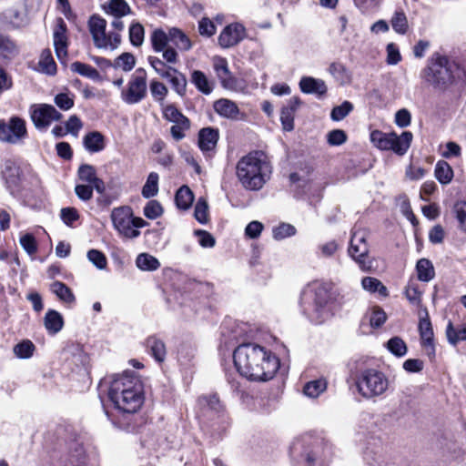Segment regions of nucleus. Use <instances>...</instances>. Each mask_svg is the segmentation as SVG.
I'll return each mask as SVG.
<instances>
[{"instance_id": "nucleus-1", "label": "nucleus", "mask_w": 466, "mask_h": 466, "mask_svg": "<svg viewBox=\"0 0 466 466\" xmlns=\"http://www.w3.org/2000/svg\"><path fill=\"white\" fill-rule=\"evenodd\" d=\"M233 360L239 375L253 381L271 380L279 368L277 356L254 343L239 345L234 350Z\"/></svg>"}, {"instance_id": "nucleus-2", "label": "nucleus", "mask_w": 466, "mask_h": 466, "mask_svg": "<svg viewBox=\"0 0 466 466\" xmlns=\"http://www.w3.org/2000/svg\"><path fill=\"white\" fill-rule=\"evenodd\" d=\"M108 398L118 410L135 413L144 403L143 384L134 371L114 375L108 388Z\"/></svg>"}, {"instance_id": "nucleus-3", "label": "nucleus", "mask_w": 466, "mask_h": 466, "mask_svg": "<svg viewBox=\"0 0 466 466\" xmlns=\"http://www.w3.org/2000/svg\"><path fill=\"white\" fill-rule=\"evenodd\" d=\"M271 169L266 154L262 151H253L238 161L236 176L245 189L257 191L269 179Z\"/></svg>"}, {"instance_id": "nucleus-4", "label": "nucleus", "mask_w": 466, "mask_h": 466, "mask_svg": "<svg viewBox=\"0 0 466 466\" xmlns=\"http://www.w3.org/2000/svg\"><path fill=\"white\" fill-rule=\"evenodd\" d=\"M420 77L435 88L445 90L457 81L466 78L465 70L455 61L439 53L433 54L421 70Z\"/></svg>"}, {"instance_id": "nucleus-5", "label": "nucleus", "mask_w": 466, "mask_h": 466, "mask_svg": "<svg viewBox=\"0 0 466 466\" xmlns=\"http://www.w3.org/2000/svg\"><path fill=\"white\" fill-rule=\"evenodd\" d=\"M329 287L322 282H312L301 294L300 306L303 314L314 324H321L330 316Z\"/></svg>"}, {"instance_id": "nucleus-6", "label": "nucleus", "mask_w": 466, "mask_h": 466, "mask_svg": "<svg viewBox=\"0 0 466 466\" xmlns=\"http://www.w3.org/2000/svg\"><path fill=\"white\" fill-rule=\"evenodd\" d=\"M356 385L359 393L370 400L382 396L389 389L388 377L376 369H366L357 378Z\"/></svg>"}, {"instance_id": "nucleus-7", "label": "nucleus", "mask_w": 466, "mask_h": 466, "mask_svg": "<svg viewBox=\"0 0 466 466\" xmlns=\"http://www.w3.org/2000/svg\"><path fill=\"white\" fill-rule=\"evenodd\" d=\"M412 137V133L410 131H404L400 136L395 133H383L380 130H374L370 134V140L376 147L381 150H392L400 156L408 151Z\"/></svg>"}, {"instance_id": "nucleus-8", "label": "nucleus", "mask_w": 466, "mask_h": 466, "mask_svg": "<svg viewBox=\"0 0 466 466\" xmlns=\"http://www.w3.org/2000/svg\"><path fill=\"white\" fill-rule=\"evenodd\" d=\"M300 461L309 466H313L317 461H325L331 455L330 445L323 440H316L304 448L302 441H297L291 447V453H299Z\"/></svg>"}, {"instance_id": "nucleus-9", "label": "nucleus", "mask_w": 466, "mask_h": 466, "mask_svg": "<svg viewBox=\"0 0 466 466\" xmlns=\"http://www.w3.org/2000/svg\"><path fill=\"white\" fill-rule=\"evenodd\" d=\"M147 72L137 68L130 76L126 88H122L120 97L127 105L140 103L147 94Z\"/></svg>"}, {"instance_id": "nucleus-10", "label": "nucleus", "mask_w": 466, "mask_h": 466, "mask_svg": "<svg viewBox=\"0 0 466 466\" xmlns=\"http://www.w3.org/2000/svg\"><path fill=\"white\" fill-rule=\"evenodd\" d=\"M147 61L158 76L169 81L177 95L183 96L186 94L187 82L183 73L172 66H167L159 57L149 56Z\"/></svg>"}, {"instance_id": "nucleus-11", "label": "nucleus", "mask_w": 466, "mask_h": 466, "mask_svg": "<svg viewBox=\"0 0 466 466\" xmlns=\"http://www.w3.org/2000/svg\"><path fill=\"white\" fill-rule=\"evenodd\" d=\"M198 406V417L203 420H218V423L221 424L223 428H225V425H228V417L225 413L224 405L216 394L199 397Z\"/></svg>"}, {"instance_id": "nucleus-12", "label": "nucleus", "mask_w": 466, "mask_h": 466, "mask_svg": "<svg viewBox=\"0 0 466 466\" xmlns=\"http://www.w3.org/2000/svg\"><path fill=\"white\" fill-rule=\"evenodd\" d=\"M27 137L25 120L13 116L8 121L0 119V142L16 145Z\"/></svg>"}, {"instance_id": "nucleus-13", "label": "nucleus", "mask_w": 466, "mask_h": 466, "mask_svg": "<svg viewBox=\"0 0 466 466\" xmlns=\"http://www.w3.org/2000/svg\"><path fill=\"white\" fill-rule=\"evenodd\" d=\"M30 118L39 131H46L53 122L60 121L63 115L50 104H34L29 108Z\"/></svg>"}, {"instance_id": "nucleus-14", "label": "nucleus", "mask_w": 466, "mask_h": 466, "mask_svg": "<svg viewBox=\"0 0 466 466\" xmlns=\"http://www.w3.org/2000/svg\"><path fill=\"white\" fill-rule=\"evenodd\" d=\"M367 234L364 230L358 229L352 232L349 254L364 271L371 268V262L367 260L369 246L366 241Z\"/></svg>"}, {"instance_id": "nucleus-15", "label": "nucleus", "mask_w": 466, "mask_h": 466, "mask_svg": "<svg viewBox=\"0 0 466 466\" xmlns=\"http://www.w3.org/2000/svg\"><path fill=\"white\" fill-rule=\"evenodd\" d=\"M132 210L129 207L115 208L111 212V220L117 232L127 238H136L140 231L132 228Z\"/></svg>"}, {"instance_id": "nucleus-16", "label": "nucleus", "mask_w": 466, "mask_h": 466, "mask_svg": "<svg viewBox=\"0 0 466 466\" xmlns=\"http://www.w3.org/2000/svg\"><path fill=\"white\" fill-rule=\"evenodd\" d=\"M1 177L6 189L13 196H18L22 191L21 171L15 160L5 159L2 166Z\"/></svg>"}, {"instance_id": "nucleus-17", "label": "nucleus", "mask_w": 466, "mask_h": 466, "mask_svg": "<svg viewBox=\"0 0 466 466\" xmlns=\"http://www.w3.org/2000/svg\"><path fill=\"white\" fill-rule=\"evenodd\" d=\"M245 38V26L240 23H232L224 27L218 35V41L222 48H229L237 46Z\"/></svg>"}, {"instance_id": "nucleus-18", "label": "nucleus", "mask_w": 466, "mask_h": 466, "mask_svg": "<svg viewBox=\"0 0 466 466\" xmlns=\"http://www.w3.org/2000/svg\"><path fill=\"white\" fill-rule=\"evenodd\" d=\"M89 32L92 35L94 45L99 49H106L109 42L106 39V21L98 15H93L88 21Z\"/></svg>"}, {"instance_id": "nucleus-19", "label": "nucleus", "mask_w": 466, "mask_h": 466, "mask_svg": "<svg viewBox=\"0 0 466 466\" xmlns=\"http://www.w3.org/2000/svg\"><path fill=\"white\" fill-rule=\"evenodd\" d=\"M67 26L63 18L59 17L56 21V26L53 33L54 46L56 54L59 59H64L67 56Z\"/></svg>"}, {"instance_id": "nucleus-20", "label": "nucleus", "mask_w": 466, "mask_h": 466, "mask_svg": "<svg viewBox=\"0 0 466 466\" xmlns=\"http://www.w3.org/2000/svg\"><path fill=\"white\" fill-rule=\"evenodd\" d=\"M419 331L421 339V345L426 349L429 357H434L435 349L433 345V330L428 313L426 317L420 318L419 322Z\"/></svg>"}, {"instance_id": "nucleus-21", "label": "nucleus", "mask_w": 466, "mask_h": 466, "mask_svg": "<svg viewBox=\"0 0 466 466\" xmlns=\"http://www.w3.org/2000/svg\"><path fill=\"white\" fill-rule=\"evenodd\" d=\"M299 86L302 93L316 95L318 96H324L328 91L327 85L322 79L312 76H302Z\"/></svg>"}, {"instance_id": "nucleus-22", "label": "nucleus", "mask_w": 466, "mask_h": 466, "mask_svg": "<svg viewBox=\"0 0 466 466\" xmlns=\"http://www.w3.org/2000/svg\"><path fill=\"white\" fill-rule=\"evenodd\" d=\"M214 69L218 77L219 78L222 86L225 88L232 89L235 86V79L231 76L230 71L228 66V62L225 58H216L214 61Z\"/></svg>"}, {"instance_id": "nucleus-23", "label": "nucleus", "mask_w": 466, "mask_h": 466, "mask_svg": "<svg viewBox=\"0 0 466 466\" xmlns=\"http://www.w3.org/2000/svg\"><path fill=\"white\" fill-rule=\"evenodd\" d=\"M218 140V131L212 127L202 128L198 133V147L203 152L215 148Z\"/></svg>"}, {"instance_id": "nucleus-24", "label": "nucleus", "mask_w": 466, "mask_h": 466, "mask_svg": "<svg viewBox=\"0 0 466 466\" xmlns=\"http://www.w3.org/2000/svg\"><path fill=\"white\" fill-rule=\"evenodd\" d=\"M145 345L151 356L157 361L163 362L167 356V350L164 341L157 336H149Z\"/></svg>"}, {"instance_id": "nucleus-25", "label": "nucleus", "mask_w": 466, "mask_h": 466, "mask_svg": "<svg viewBox=\"0 0 466 466\" xmlns=\"http://www.w3.org/2000/svg\"><path fill=\"white\" fill-rule=\"evenodd\" d=\"M83 143L85 148L90 153L100 152L106 147L105 137L98 131L87 133L83 138Z\"/></svg>"}, {"instance_id": "nucleus-26", "label": "nucleus", "mask_w": 466, "mask_h": 466, "mask_svg": "<svg viewBox=\"0 0 466 466\" xmlns=\"http://www.w3.org/2000/svg\"><path fill=\"white\" fill-rule=\"evenodd\" d=\"M214 110L221 116L237 118L239 110L237 104L227 98H220L214 103Z\"/></svg>"}, {"instance_id": "nucleus-27", "label": "nucleus", "mask_w": 466, "mask_h": 466, "mask_svg": "<svg viewBox=\"0 0 466 466\" xmlns=\"http://www.w3.org/2000/svg\"><path fill=\"white\" fill-rule=\"evenodd\" d=\"M50 290L66 304H73L76 297L69 287L61 281H55L50 285Z\"/></svg>"}, {"instance_id": "nucleus-28", "label": "nucleus", "mask_w": 466, "mask_h": 466, "mask_svg": "<svg viewBox=\"0 0 466 466\" xmlns=\"http://www.w3.org/2000/svg\"><path fill=\"white\" fill-rule=\"evenodd\" d=\"M191 82L199 92L205 95H209L213 91V82L200 70H194L191 73Z\"/></svg>"}, {"instance_id": "nucleus-29", "label": "nucleus", "mask_w": 466, "mask_h": 466, "mask_svg": "<svg viewBox=\"0 0 466 466\" xmlns=\"http://www.w3.org/2000/svg\"><path fill=\"white\" fill-rule=\"evenodd\" d=\"M64 326L62 315L54 309H49L45 316V327L51 334L59 332Z\"/></svg>"}, {"instance_id": "nucleus-30", "label": "nucleus", "mask_w": 466, "mask_h": 466, "mask_svg": "<svg viewBox=\"0 0 466 466\" xmlns=\"http://www.w3.org/2000/svg\"><path fill=\"white\" fill-rule=\"evenodd\" d=\"M150 42L152 45V48L155 52L160 53L161 50L169 46L168 43L170 42V30L167 34L163 29L157 28L155 29L150 35Z\"/></svg>"}, {"instance_id": "nucleus-31", "label": "nucleus", "mask_w": 466, "mask_h": 466, "mask_svg": "<svg viewBox=\"0 0 466 466\" xmlns=\"http://www.w3.org/2000/svg\"><path fill=\"white\" fill-rule=\"evenodd\" d=\"M170 42L180 51H188L192 47L189 37L182 30L176 27L170 29Z\"/></svg>"}, {"instance_id": "nucleus-32", "label": "nucleus", "mask_w": 466, "mask_h": 466, "mask_svg": "<svg viewBox=\"0 0 466 466\" xmlns=\"http://www.w3.org/2000/svg\"><path fill=\"white\" fill-rule=\"evenodd\" d=\"M418 279L423 282L431 281L435 276L434 267L428 258H420L416 264Z\"/></svg>"}, {"instance_id": "nucleus-33", "label": "nucleus", "mask_w": 466, "mask_h": 466, "mask_svg": "<svg viewBox=\"0 0 466 466\" xmlns=\"http://www.w3.org/2000/svg\"><path fill=\"white\" fill-rule=\"evenodd\" d=\"M446 337L449 343L453 346L461 340H466V324L455 328L450 320L446 327Z\"/></svg>"}, {"instance_id": "nucleus-34", "label": "nucleus", "mask_w": 466, "mask_h": 466, "mask_svg": "<svg viewBox=\"0 0 466 466\" xmlns=\"http://www.w3.org/2000/svg\"><path fill=\"white\" fill-rule=\"evenodd\" d=\"M104 8L107 14L118 17L125 16L131 13L130 6L125 0H110Z\"/></svg>"}, {"instance_id": "nucleus-35", "label": "nucleus", "mask_w": 466, "mask_h": 466, "mask_svg": "<svg viewBox=\"0 0 466 466\" xmlns=\"http://www.w3.org/2000/svg\"><path fill=\"white\" fill-rule=\"evenodd\" d=\"M71 70L94 81L101 80L99 72L90 65L76 61L71 64Z\"/></svg>"}, {"instance_id": "nucleus-36", "label": "nucleus", "mask_w": 466, "mask_h": 466, "mask_svg": "<svg viewBox=\"0 0 466 466\" xmlns=\"http://www.w3.org/2000/svg\"><path fill=\"white\" fill-rule=\"evenodd\" d=\"M194 196L190 188L187 186H182L176 193L175 201L177 207L180 209H187L192 205Z\"/></svg>"}, {"instance_id": "nucleus-37", "label": "nucleus", "mask_w": 466, "mask_h": 466, "mask_svg": "<svg viewBox=\"0 0 466 466\" xmlns=\"http://www.w3.org/2000/svg\"><path fill=\"white\" fill-rule=\"evenodd\" d=\"M136 265L141 270L154 271L160 267V262L152 255L141 253L137 257Z\"/></svg>"}, {"instance_id": "nucleus-38", "label": "nucleus", "mask_w": 466, "mask_h": 466, "mask_svg": "<svg viewBox=\"0 0 466 466\" xmlns=\"http://www.w3.org/2000/svg\"><path fill=\"white\" fill-rule=\"evenodd\" d=\"M361 286L363 289L374 293L378 292L382 297L389 295L387 288L382 284L380 280L373 277H365L361 280Z\"/></svg>"}, {"instance_id": "nucleus-39", "label": "nucleus", "mask_w": 466, "mask_h": 466, "mask_svg": "<svg viewBox=\"0 0 466 466\" xmlns=\"http://www.w3.org/2000/svg\"><path fill=\"white\" fill-rule=\"evenodd\" d=\"M435 177L441 184L450 183L453 177L451 166L443 160L438 161L435 167Z\"/></svg>"}, {"instance_id": "nucleus-40", "label": "nucleus", "mask_w": 466, "mask_h": 466, "mask_svg": "<svg viewBox=\"0 0 466 466\" xmlns=\"http://www.w3.org/2000/svg\"><path fill=\"white\" fill-rule=\"evenodd\" d=\"M158 174L156 172H151L145 185L142 187V196L145 198H150L155 197L158 192Z\"/></svg>"}, {"instance_id": "nucleus-41", "label": "nucleus", "mask_w": 466, "mask_h": 466, "mask_svg": "<svg viewBox=\"0 0 466 466\" xmlns=\"http://www.w3.org/2000/svg\"><path fill=\"white\" fill-rule=\"evenodd\" d=\"M386 347L391 354L398 358L405 356L408 352V347L405 341L398 336L389 339L386 343Z\"/></svg>"}, {"instance_id": "nucleus-42", "label": "nucleus", "mask_w": 466, "mask_h": 466, "mask_svg": "<svg viewBox=\"0 0 466 466\" xmlns=\"http://www.w3.org/2000/svg\"><path fill=\"white\" fill-rule=\"evenodd\" d=\"M327 388V382L323 379L315 380L309 381L306 383L303 389V392L306 396L309 398H317L319 397L323 391H325Z\"/></svg>"}, {"instance_id": "nucleus-43", "label": "nucleus", "mask_w": 466, "mask_h": 466, "mask_svg": "<svg viewBox=\"0 0 466 466\" xmlns=\"http://www.w3.org/2000/svg\"><path fill=\"white\" fill-rule=\"evenodd\" d=\"M393 30L400 35L407 33L409 25L406 15L402 10H396L390 20Z\"/></svg>"}, {"instance_id": "nucleus-44", "label": "nucleus", "mask_w": 466, "mask_h": 466, "mask_svg": "<svg viewBox=\"0 0 466 466\" xmlns=\"http://www.w3.org/2000/svg\"><path fill=\"white\" fill-rule=\"evenodd\" d=\"M189 128L190 121L187 116H184L177 120V122L174 123V125L170 128V133L172 137L176 141H180L186 137L185 132L187 131Z\"/></svg>"}, {"instance_id": "nucleus-45", "label": "nucleus", "mask_w": 466, "mask_h": 466, "mask_svg": "<svg viewBox=\"0 0 466 466\" xmlns=\"http://www.w3.org/2000/svg\"><path fill=\"white\" fill-rule=\"evenodd\" d=\"M39 66L41 70L47 75H55L56 72V65L52 57L51 51L44 50L40 56Z\"/></svg>"}, {"instance_id": "nucleus-46", "label": "nucleus", "mask_w": 466, "mask_h": 466, "mask_svg": "<svg viewBox=\"0 0 466 466\" xmlns=\"http://www.w3.org/2000/svg\"><path fill=\"white\" fill-rule=\"evenodd\" d=\"M145 29L140 23H133L129 27V40L134 46H140L144 42Z\"/></svg>"}, {"instance_id": "nucleus-47", "label": "nucleus", "mask_w": 466, "mask_h": 466, "mask_svg": "<svg viewBox=\"0 0 466 466\" xmlns=\"http://www.w3.org/2000/svg\"><path fill=\"white\" fill-rule=\"evenodd\" d=\"M0 52L4 57L10 58L18 54V48L8 36L0 35Z\"/></svg>"}, {"instance_id": "nucleus-48", "label": "nucleus", "mask_w": 466, "mask_h": 466, "mask_svg": "<svg viewBox=\"0 0 466 466\" xmlns=\"http://www.w3.org/2000/svg\"><path fill=\"white\" fill-rule=\"evenodd\" d=\"M406 299L409 302L416 307L421 304V292L419 290L418 285L414 282H409L404 291Z\"/></svg>"}, {"instance_id": "nucleus-49", "label": "nucleus", "mask_w": 466, "mask_h": 466, "mask_svg": "<svg viewBox=\"0 0 466 466\" xmlns=\"http://www.w3.org/2000/svg\"><path fill=\"white\" fill-rule=\"evenodd\" d=\"M296 228L289 223H281L273 228V238L277 240H281L296 234Z\"/></svg>"}, {"instance_id": "nucleus-50", "label": "nucleus", "mask_w": 466, "mask_h": 466, "mask_svg": "<svg viewBox=\"0 0 466 466\" xmlns=\"http://www.w3.org/2000/svg\"><path fill=\"white\" fill-rule=\"evenodd\" d=\"M353 110V105L350 101H344L341 105L333 107L330 117L333 121L344 119Z\"/></svg>"}, {"instance_id": "nucleus-51", "label": "nucleus", "mask_w": 466, "mask_h": 466, "mask_svg": "<svg viewBox=\"0 0 466 466\" xmlns=\"http://www.w3.org/2000/svg\"><path fill=\"white\" fill-rule=\"evenodd\" d=\"M136 65V58L131 53H123L116 60L114 66L122 68L126 72L131 71Z\"/></svg>"}, {"instance_id": "nucleus-52", "label": "nucleus", "mask_w": 466, "mask_h": 466, "mask_svg": "<svg viewBox=\"0 0 466 466\" xmlns=\"http://www.w3.org/2000/svg\"><path fill=\"white\" fill-rule=\"evenodd\" d=\"M35 345L30 340H23L14 347V353L20 359H28L33 355Z\"/></svg>"}, {"instance_id": "nucleus-53", "label": "nucleus", "mask_w": 466, "mask_h": 466, "mask_svg": "<svg viewBox=\"0 0 466 466\" xmlns=\"http://www.w3.org/2000/svg\"><path fill=\"white\" fill-rule=\"evenodd\" d=\"M54 102L61 110L67 111L75 105V96L69 93H59L55 96Z\"/></svg>"}, {"instance_id": "nucleus-54", "label": "nucleus", "mask_w": 466, "mask_h": 466, "mask_svg": "<svg viewBox=\"0 0 466 466\" xmlns=\"http://www.w3.org/2000/svg\"><path fill=\"white\" fill-rule=\"evenodd\" d=\"M77 175L80 180L91 184L96 177L95 167L88 164H83L78 167Z\"/></svg>"}, {"instance_id": "nucleus-55", "label": "nucleus", "mask_w": 466, "mask_h": 466, "mask_svg": "<svg viewBox=\"0 0 466 466\" xmlns=\"http://www.w3.org/2000/svg\"><path fill=\"white\" fill-rule=\"evenodd\" d=\"M198 30L200 35L211 37L216 34L217 27L212 20L203 17L198 21Z\"/></svg>"}, {"instance_id": "nucleus-56", "label": "nucleus", "mask_w": 466, "mask_h": 466, "mask_svg": "<svg viewBox=\"0 0 466 466\" xmlns=\"http://www.w3.org/2000/svg\"><path fill=\"white\" fill-rule=\"evenodd\" d=\"M87 258L98 269H104L106 268L107 259L105 254L97 249H90L87 252Z\"/></svg>"}, {"instance_id": "nucleus-57", "label": "nucleus", "mask_w": 466, "mask_h": 466, "mask_svg": "<svg viewBox=\"0 0 466 466\" xmlns=\"http://www.w3.org/2000/svg\"><path fill=\"white\" fill-rule=\"evenodd\" d=\"M163 213V208L157 200H150L144 208V215L149 219H156Z\"/></svg>"}, {"instance_id": "nucleus-58", "label": "nucleus", "mask_w": 466, "mask_h": 466, "mask_svg": "<svg viewBox=\"0 0 466 466\" xmlns=\"http://www.w3.org/2000/svg\"><path fill=\"white\" fill-rule=\"evenodd\" d=\"M5 17L13 28L21 27L26 23L25 15L16 9L9 10Z\"/></svg>"}, {"instance_id": "nucleus-59", "label": "nucleus", "mask_w": 466, "mask_h": 466, "mask_svg": "<svg viewBox=\"0 0 466 466\" xmlns=\"http://www.w3.org/2000/svg\"><path fill=\"white\" fill-rule=\"evenodd\" d=\"M60 218L63 222L69 227L79 218L78 211L75 208H63L60 211Z\"/></svg>"}, {"instance_id": "nucleus-60", "label": "nucleus", "mask_w": 466, "mask_h": 466, "mask_svg": "<svg viewBox=\"0 0 466 466\" xmlns=\"http://www.w3.org/2000/svg\"><path fill=\"white\" fill-rule=\"evenodd\" d=\"M150 91H151L152 96L155 99L159 100V101L163 100L168 92L167 86L163 83H161L157 80L151 81Z\"/></svg>"}, {"instance_id": "nucleus-61", "label": "nucleus", "mask_w": 466, "mask_h": 466, "mask_svg": "<svg viewBox=\"0 0 466 466\" xmlns=\"http://www.w3.org/2000/svg\"><path fill=\"white\" fill-rule=\"evenodd\" d=\"M208 207L206 200L202 198L198 199L195 206L194 212V216L198 222L204 224L208 221Z\"/></svg>"}, {"instance_id": "nucleus-62", "label": "nucleus", "mask_w": 466, "mask_h": 466, "mask_svg": "<svg viewBox=\"0 0 466 466\" xmlns=\"http://www.w3.org/2000/svg\"><path fill=\"white\" fill-rule=\"evenodd\" d=\"M280 121L282 123L284 130L290 131L293 129V127H294V112L292 111V108H286L284 106L281 109Z\"/></svg>"}, {"instance_id": "nucleus-63", "label": "nucleus", "mask_w": 466, "mask_h": 466, "mask_svg": "<svg viewBox=\"0 0 466 466\" xmlns=\"http://www.w3.org/2000/svg\"><path fill=\"white\" fill-rule=\"evenodd\" d=\"M327 140L330 146H340L346 142L347 135L341 129H334L328 133Z\"/></svg>"}, {"instance_id": "nucleus-64", "label": "nucleus", "mask_w": 466, "mask_h": 466, "mask_svg": "<svg viewBox=\"0 0 466 466\" xmlns=\"http://www.w3.org/2000/svg\"><path fill=\"white\" fill-rule=\"evenodd\" d=\"M456 218L462 230L466 231V202H458L454 206Z\"/></svg>"}]
</instances>
